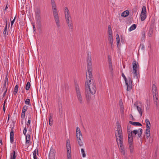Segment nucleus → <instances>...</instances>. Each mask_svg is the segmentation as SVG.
Masks as SVG:
<instances>
[{"instance_id":"b1692460","label":"nucleus","mask_w":159,"mask_h":159,"mask_svg":"<svg viewBox=\"0 0 159 159\" xmlns=\"http://www.w3.org/2000/svg\"><path fill=\"white\" fill-rule=\"evenodd\" d=\"M136 28V25L135 24H134L133 25H131L130 26V27L129 28V31H131L135 29Z\"/></svg>"},{"instance_id":"72a5a7b5","label":"nucleus","mask_w":159,"mask_h":159,"mask_svg":"<svg viewBox=\"0 0 159 159\" xmlns=\"http://www.w3.org/2000/svg\"><path fill=\"white\" fill-rule=\"evenodd\" d=\"M18 92V85H16L15 86L14 88V89L13 91V94L14 95H16V93H17Z\"/></svg>"},{"instance_id":"de8ad7c7","label":"nucleus","mask_w":159,"mask_h":159,"mask_svg":"<svg viewBox=\"0 0 159 159\" xmlns=\"http://www.w3.org/2000/svg\"><path fill=\"white\" fill-rule=\"evenodd\" d=\"M2 89L3 90H5V91L7 89L6 87V82H5L4 84L3 87L2 88Z\"/></svg>"},{"instance_id":"052dcab7","label":"nucleus","mask_w":159,"mask_h":159,"mask_svg":"<svg viewBox=\"0 0 159 159\" xmlns=\"http://www.w3.org/2000/svg\"><path fill=\"white\" fill-rule=\"evenodd\" d=\"M116 131L118 132L122 131L121 128H117Z\"/></svg>"},{"instance_id":"864d4df0","label":"nucleus","mask_w":159,"mask_h":159,"mask_svg":"<svg viewBox=\"0 0 159 159\" xmlns=\"http://www.w3.org/2000/svg\"><path fill=\"white\" fill-rule=\"evenodd\" d=\"M15 19H16V17H15L14 18L13 20L11 21V26H12V25L13 24V23L14 22L15 20Z\"/></svg>"},{"instance_id":"c85d7f7f","label":"nucleus","mask_w":159,"mask_h":159,"mask_svg":"<svg viewBox=\"0 0 159 159\" xmlns=\"http://www.w3.org/2000/svg\"><path fill=\"white\" fill-rule=\"evenodd\" d=\"M116 40L117 41V46L118 47L120 43V38L118 34H117L116 35Z\"/></svg>"},{"instance_id":"2f4dec72","label":"nucleus","mask_w":159,"mask_h":159,"mask_svg":"<svg viewBox=\"0 0 159 159\" xmlns=\"http://www.w3.org/2000/svg\"><path fill=\"white\" fill-rule=\"evenodd\" d=\"M7 20H6V26L4 30L3 34H5L7 32Z\"/></svg>"},{"instance_id":"58836bf2","label":"nucleus","mask_w":159,"mask_h":159,"mask_svg":"<svg viewBox=\"0 0 159 159\" xmlns=\"http://www.w3.org/2000/svg\"><path fill=\"white\" fill-rule=\"evenodd\" d=\"M108 37H112V30H108Z\"/></svg>"},{"instance_id":"5fc2aeb1","label":"nucleus","mask_w":159,"mask_h":159,"mask_svg":"<svg viewBox=\"0 0 159 159\" xmlns=\"http://www.w3.org/2000/svg\"><path fill=\"white\" fill-rule=\"evenodd\" d=\"M117 128H121V125H119V124L117 123Z\"/></svg>"},{"instance_id":"dca6fc26","label":"nucleus","mask_w":159,"mask_h":159,"mask_svg":"<svg viewBox=\"0 0 159 159\" xmlns=\"http://www.w3.org/2000/svg\"><path fill=\"white\" fill-rule=\"evenodd\" d=\"M116 135V141L117 142V144L119 145V144L120 145H123V138H119V142H118V138H117V135Z\"/></svg>"},{"instance_id":"f704fd0d","label":"nucleus","mask_w":159,"mask_h":159,"mask_svg":"<svg viewBox=\"0 0 159 159\" xmlns=\"http://www.w3.org/2000/svg\"><path fill=\"white\" fill-rule=\"evenodd\" d=\"M117 133L118 135L117 137H118L119 138H123L122 131L118 132Z\"/></svg>"},{"instance_id":"a19ab883","label":"nucleus","mask_w":159,"mask_h":159,"mask_svg":"<svg viewBox=\"0 0 159 159\" xmlns=\"http://www.w3.org/2000/svg\"><path fill=\"white\" fill-rule=\"evenodd\" d=\"M30 99L29 98H27L25 101V103L26 104L30 105Z\"/></svg>"},{"instance_id":"393cba45","label":"nucleus","mask_w":159,"mask_h":159,"mask_svg":"<svg viewBox=\"0 0 159 159\" xmlns=\"http://www.w3.org/2000/svg\"><path fill=\"white\" fill-rule=\"evenodd\" d=\"M157 87L156 85L154 84L152 85V93H157Z\"/></svg>"},{"instance_id":"603ef678","label":"nucleus","mask_w":159,"mask_h":159,"mask_svg":"<svg viewBox=\"0 0 159 159\" xmlns=\"http://www.w3.org/2000/svg\"><path fill=\"white\" fill-rule=\"evenodd\" d=\"M139 133H140L141 134H142L143 129H139Z\"/></svg>"},{"instance_id":"a211bd4d","label":"nucleus","mask_w":159,"mask_h":159,"mask_svg":"<svg viewBox=\"0 0 159 159\" xmlns=\"http://www.w3.org/2000/svg\"><path fill=\"white\" fill-rule=\"evenodd\" d=\"M26 138V143H29V145H30L31 143V142H30V136L29 134H27L26 135H25Z\"/></svg>"},{"instance_id":"423d86ee","label":"nucleus","mask_w":159,"mask_h":159,"mask_svg":"<svg viewBox=\"0 0 159 159\" xmlns=\"http://www.w3.org/2000/svg\"><path fill=\"white\" fill-rule=\"evenodd\" d=\"M132 64L133 65L134 77H136L137 79H138L139 76V73L138 74L137 72V68L138 66H139V64L138 62H137L135 60H134L133 61Z\"/></svg>"},{"instance_id":"69168bd1","label":"nucleus","mask_w":159,"mask_h":159,"mask_svg":"<svg viewBox=\"0 0 159 159\" xmlns=\"http://www.w3.org/2000/svg\"><path fill=\"white\" fill-rule=\"evenodd\" d=\"M7 92V89H6L5 92H4L3 94V96H5L6 95V92Z\"/></svg>"},{"instance_id":"c756f323","label":"nucleus","mask_w":159,"mask_h":159,"mask_svg":"<svg viewBox=\"0 0 159 159\" xmlns=\"http://www.w3.org/2000/svg\"><path fill=\"white\" fill-rule=\"evenodd\" d=\"M39 150L38 149H35L33 153V157H37L36 156V153L37 155L38 154Z\"/></svg>"},{"instance_id":"0e129e2a","label":"nucleus","mask_w":159,"mask_h":159,"mask_svg":"<svg viewBox=\"0 0 159 159\" xmlns=\"http://www.w3.org/2000/svg\"><path fill=\"white\" fill-rule=\"evenodd\" d=\"M129 116L132 118V120H134V119L132 114H130Z\"/></svg>"},{"instance_id":"3c124183","label":"nucleus","mask_w":159,"mask_h":159,"mask_svg":"<svg viewBox=\"0 0 159 159\" xmlns=\"http://www.w3.org/2000/svg\"><path fill=\"white\" fill-rule=\"evenodd\" d=\"M30 117L29 118V120L27 122V125L28 126V125H30Z\"/></svg>"},{"instance_id":"6e6552de","label":"nucleus","mask_w":159,"mask_h":159,"mask_svg":"<svg viewBox=\"0 0 159 159\" xmlns=\"http://www.w3.org/2000/svg\"><path fill=\"white\" fill-rule=\"evenodd\" d=\"M133 139L130 138L128 139V143L130 152L131 154H132L134 151V145L132 143Z\"/></svg>"},{"instance_id":"473e14b6","label":"nucleus","mask_w":159,"mask_h":159,"mask_svg":"<svg viewBox=\"0 0 159 159\" xmlns=\"http://www.w3.org/2000/svg\"><path fill=\"white\" fill-rule=\"evenodd\" d=\"M30 84L29 82H27L25 86V89L28 90L30 89Z\"/></svg>"},{"instance_id":"f3484780","label":"nucleus","mask_w":159,"mask_h":159,"mask_svg":"<svg viewBox=\"0 0 159 159\" xmlns=\"http://www.w3.org/2000/svg\"><path fill=\"white\" fill-rule=\"evenodd\" d=\"M10 142L11 143H12L14 141V132L12 128L10 132Z\"/></svg>"},{"instance_id":"1a4fd4ad","label":"nucleus","mask_w":159,"mask_h":159,"mask_svg":"<svg viewBox=\"0 0 159 159\" xmlns=\"http://www.w3.org/2000/svg\"><path fill=\"white\" fill-rule=\"evenodd\" d=\"M66 21L68 25L69 31L72 32L73 31V26L71 20L67 19L66 20Z\"/></svg>"},{"instance_id":"79ce46f5","label":"nucleus","mask_w":159,"mask_h":159,"mask_svg":"<svg viewBox=\"0 0 159 159\" xmlns=\"http://www.w3.org/2000/svg\"><path fill=\"white\" fill-rule=\"evenodd\" d=\"M81 151L82 153L83 157H85L86 156V154L85 153L84 149L83 148H81Z\"/></svg>"},{"instance_id":"a18cd8bd","label":"nucleus","mask_w":159,"mask_h":159,"mask_svg":"<svg viewBox=\"0 0 159 159\" xmlns=\"http://www.w3.org/2000/svg\"><path fill=\"white\" fill-rule=\"evenodd\" d=\"M25 112L22 111L21 114V117L24 119L25 118Z\"/></svg>"},{"instance_id":"6ab92c4d","label":"nucleus","mask_w":159,"mask_h":159,"mask_svg":"<svg viewBox=\"0 0 159 159\" xmlns=\"http://www.w3.org/2000/svg\"><path fill=\"white\" fill-rule=\"evenodd\" d=\"M136 108L140 116H141L143 111V109L141 107H139V106H136Z\"/></svg>"},{"instance_id":"aec40b11","label":"nucleus","mask_w":159,"mask_h":159,"mask_svg":"<svg viewBox=\"0 0 159 159\" xmlns=\"http://www.w3.org/2000/svg\"><path fill=\"white\" fill-rule=\"evenodd\" d=\"M129 14V11L128 10H126L122 13L121 16L122 17H125L128 16Z\"/></svg>"},{"instance_id":"bb28decb","label":"nucleus","mask_w":159,"mask_h":159,"mask_svg":"<svg viewBox=\"0 0 159 159\" xmlns=\"http://www.w3.org/2000/svg\"><path fill=\"white\" fill-rule=\"evenodd\" d=\"M157 93H153L154 100L156 102H157V101L158 99Z\"/></svg>"},{"instance_id":"39448f33","label":"nucleus","mask_w":159,"mask_h":159,"mask_svg":"<svg viewBox=\"0 0 159 159\" xmlns=\"http://www.w3.org/2000/svg\"><path fill=\"white\" fill-rule=\"evenodd\" d=\"M122 76L125 80V84L127 86V91H130L132 88V83L131 78L130 77H128V80L123 73L122 74Z\"/></svg>"},{"instance_id":"f257e3e1","label":"nucleus","mask_w":159,"mask_h":159,"mask_svg":"<svg viewBox=\"0 0 159 159\" xmlns=\"http://www.w3.org/2000/svg\"><path fill=\"white\" fill-rule=\"evenodd\" d=\"M85 89L86 91V98L88 103L90 102L91 95L95 94L96 91V87L93 82V79L89 80V81H86L85 83Z\"/></svg>"},{"instance_id":"ea45409f","label":"nucleus","mask_w":159,"mask_h":159,"mask_svg":"<svg viewBox=\"0 0 159 159\" xmlns=\"http://www.w3.org/2000/svg\"><path fill=\"white\" fill-rule=\"evenodd\" d=\"M130 129H131V125H128L127 126V132H128V135L129 133L130 132Z\"/></svg>"},{"instance_id":"7ed1b4c3","label":"nucleus","mask_w":159,"mask_h":159,"mask_svg":"<svg viewBox=\"0 0 159 159\" xmlns=\"http://www.w3.org/2000/svg\"><path fill=\"white\" fill-rule=\"evenodd\" d=\"M92 63L91 57L89 55L88 56L87 59V71L86 73V81H89V80L92 79L93 75L92 72Z\"/></svg>"},{"instance_id":"5701e85b","label":"nucleus","mask_w":159,"mask_h":159,"mask_svg":"<svg viewBox=\"0 0 159 159\" xmlns=\"http://www.w3.org/2000/svg\"><path fill=\"white\" fill-rule=\"evenodd\" d=\"M109 67V72L111 74V78L112 79H113V75H114V72L113 71V68L112 66H110Z\"/></svg>"},{"instance_id":"4c0bfd02","label":"nucleus","mask_w":159,"mask_h":159,"mask_svg":"<svg viewBox=\"0 0 159 159\" xmlns=\"http://www.w3.org/2000/svg\"><path fill=\"white\" fill-rule=\"evenodd\" d=\"M59 110L60 115L62 114V106L61 105L59 106Z\"/></svg>"},{"instance_id":"c03bdc74","label":"nucleus","mask_w":159,"mask_h":159,"mask_svg":"<svg viewBox=\"0 0 159 159\" xmlns=\"http://www.w3.org/2000/svg\"><path fill=\"white\" fill-rule=\"evenodd\" d=\"M145 122H146V125H151V124H150V122L149 121V120L148 119H146L145 120Z\"/></svg>"},{"instance_id":"8fccbe9b","label":"nucleus","mask_w":159,"mask_h":159,"mask_svg":"<svg viewBox=\"0 0 159 159\" xmlns=\"http://www.w3.org/2000/svg\"><path fill=\"white\" fill-rule=\"evenodd\" d=\"M27 131L26 128L25 127L23 130V134L25 135H26V134Z\"/></svg>"},{"instance_id":"ddd939ff","label":"nucleus","mask_w":159,"mask_h":159,"mask_svg":"<svg viewBox=\"0 0 159 159\" xmlns=\"http://www.w3.org/2000/svg\"><path fill=\"white\" fill-rule=\"evenodd\" d=\"M76 137L78 139V137H81L82 138V135L79 128L77 127L76 129Z\"/></svg>"},{"instance_id":"680f3d73","label":"nucleus","mask_w":159,"mask_h":159,"mask_svg":"<svg viewBox=\"0 0 159 159\" xmlns=\"http://www.w3.org/2000/svg\"><path fill=\"white\" fill-rule=\"evenodd\" d=\"M142 134H141L139 133L138 134V139L141 136Z\"/></svg>"},{"instance_id":"f03ea898","label":"nucleus","mask_w":159,"mask_h":159,"mask_svg":"<svg viewBox=\"0 0 159 159\" xmlns=\"http://www.w3.org/2000/svg\"><path fill=\"white\" fill-rule=\"evenodd\" d=\"M51 3L52 9V13L54 18L57 27L60 26L58 14L57 9L56 5L54 0H51Z\"/></svg>"},{"instance_id":"13d9d810","label":"nucleus","mask_w":159,"mask_h":159,"mask_svg":"<svg viewBox=\"0 0 159 159\" xmlns=\"http://www.w3.org/2000/svg\"><path fill=\"white\" fill-rule=\"evenodd\" d=\"M112 30L111 26V25H109L108 26V30Z\"/></svg>"},{"instance_id":"338daca9","label":"nucleus","mask_w":159,"mask_h":159,"mask_svg":"<svg viewBox=\"0 0 159 159\" xmlns=\"http://www.w3.org/2000/svg\"><path fill=\"white\" fill-rule=\"evenodd\" d=\"M124 110L123 106H120V110Z\"/></svg>"},{"instance_id":"412c9836","label":"nucleus","mask_w":159,"mask_h":159,"mask_svg":"<svg viewBox=\"0 0 159 159\" xmlns=\"http://www.w3.org/2000/svg\"><path fill=\"white\" fill-rule=\"evenodd\" d=\"M119 147L120 151L123 155L125 156V152L123 145H120Z\"/></svg>"},{"instance_id":"774afa93","label":"nucleus","mask_w":159,"mask_h":159,"mask_svg":"<svg viewBox=\"0 0 159 159\" xmlns=\"http://www.w3.org/2000/svg\"><path fill=\"white\" fill-rule=\"evenodd\" d=\"M67 159H71V156H69V157H67Z\"/></svg>"},{"instance_id":"cd10ccee","label":"nucleus","mask_w":159,"mask_h":159,"mask_svg":"<svg viewBox=\"0 0 159 159\" xmlns=\"http://www.w3.org/2000/svg\"><path fill=\"white\" fill-rule=\"evenodd\" d=\"M13 155H12L11 153V154L10 159H16V152L14 150L13 151Z\"/></svg>"},{"instance_id":"7c9ffc66","label":"nucleus","mask_w":159,"mask_h":159,"mask_svg":"<svg viewBox=\"0 0 159 159\" xmlns=\"http://www.w3.org/2000/svg\"><path fill=\"white\" fill-rule=\"evenodd\" d=\"M36 19L38 22L40 23V22H41L40 15H36Z\"/></svg>"},{"instance_id":"49530a36","label":"nucleus","mask_w":159,"mask_h":159,"mask_svg":"<svg viewBox=\"0 0 159 159\" xmlns=\"http://www.w3.org/2000/svg\"><path fill=\"white\" fill-rule=\"evenodd\" d=\"M112 66V62L110 59V58L109 59V67Z\"/></svg>"},{"instance_id":"e433bc0d","label":"nucleus","mask_w":159,"mask_h":159,"mask_svg":"<svg viewBox=\"0 0 159 159\" xmlns=\"http://www.w3.org/2000/svg\"><path fill=\"white\" fill-rule=\"evenodd\" d=\"M28 107L26 105H25L23 108L22 111L25 112L28 109Z\"/></svg>"},{"instance_id":"4468645a","label":"nucleus","mask_w":159,"mask_h":159,"mask_svg":"<svg viewBox=\"0 0 159 159\" xmlns=\"http://www.w3.org/2000/svg\"><path fill=\"white\" fill-rule=\"evenodd\" d=\"M78 143L80 147L83 145V138H82L81 137H78V139H77Z\"/></svg>"},{"instance_id":"2eb2a0df","label":"nucleus","mask_w":159,"mask_h":159,"mask_svg":"<svg viewBox=\"0 0 159 159\" xmlns=\"http://www.w3.org/2000/svg\"><path fill=\"white\" fill-rule=\"evenodd\" d=\"M69 144H68V146L67 145L66 146L67 157H69V155L70 156H71V151L70 150L71 148L70 142H69Z\"/></svg>"},{"instance_id":"bf43d9fd","label":"nucleus","mask_w":159,"mask_h":159,"mask_svg":"<svg viewBox=\"0 0 159 159\" xmlns=\"http://www.w3.org/2000/svg\"><path fill=\"white\" fill-rule=\"evenodd\" d=\"M120 112L121 114H122L123 115H124V110H120Z\"/></svg>"},{"instance_id":"09e8293b","label":"nucleus","mask_w":159,"mask_h":159,"mask_svg":"<svg viewBox=\"0 0 159 159\" xmlns=\"http://www.w3.org/2000/svg\"><path fill=\"white\" fill-rule=\"evenodd\" d=\"M35 14L36 15H40V11L39 10L37 11L36 12Z\"/></svg>"},{"instance_id":"9d476101","label":"nucleus","mask_w":159,"mask_h":159,"mask_svg":"<svg viewBox=\"0 0 159 159\" xmlns=\"http://www.w3.org/2000/svg\"><path fill=\"white\" fill-rule=\"evenodd\" d=\"M65 14L66 20H67V19L71 20V18L70 14L69 11L67 7L65 8Z\"/></svg>"},{"instance_id":"9b49d317","label":"nucleus","mask_w":159,"mask_h":159,"mask_svg":"<svg viewBox=\"0 0 159 159\" xmlns=\"http://www.w3.org/2000/svg\"><path fill=\"white\" fill-rule=\"evenodd\" d=\"M151 125H146L147 129L146 130V137L147 139H148L150 135Z\"/></svg>"},{"instance_id":"4be33fe9","label":"nucleus","mask_w":159,"mask_h":159,"mask_svg":"<svg viewBox=\"0 0 159 159\" xmlns=\"http://www.w3.org/2000/svg\"><path fill=\"white\" fill-rule=\"evenodd\" d=\"M129 123L131 125H137V126H142V125L139 122H133L132 121H129Z\"/></svg>"},{"instance_id":"a878e982","label":"nucleus","mask_w":159,"mask_h":159,"mask_svg":"<svg viewBox=\"0 0 159 159\" xmlns=\"http://www.w3.org/2000/svg\"><path fill=\"white\" fill-rule=\"evenodd\" d=\"M52 116L50 114L49 116V125L51 126L52 125Z\"/></svg>"},{"instance_id":"6e6d98bb","label":"nucleus","mask_w":159,"mask_h":159,"mask_svg":"<svg viewBox=\"0 0 159 159\" xmlns=\"http://www.w3.org/2000/svg\"><path fill=\"white\" fill-rule=\"evenodd\" d=\"M33 27L34 30V32L36 30V29L35 28V25H34V24H33Z\"/></svg>"},{"instance_id":"f8f14e48","label":"nucleus","mask_w":159,"mask_h":159,"mask_svg":"<svg viewBox=\"0 0 159 159\" xmlns=\"http://www.w3.org/2000/svg\"><path fill=\"white\" fill-rule=\"evenodd\" d=\"M138 133L137 130H134L131 131L128 134V139L129 138H132L133 139V137L134 136H135Z\"/></svg>"},{"instance_id":"0eeeda50","label":"nucleus","mask_w":159,"mask_h":159,"mask_svg":"<svg viewBox=\"0 0 159 159\" xmlns=\"http://www.w3.org/2000/svg\"><path fill=\"white\" fill-rule=\"evenodd\" d=\"M146 7L145 6H143L142 7L140 15L141 20V21H143L146 19Z\"/></svg>"},{"instance_id":"4d7b16f0","label":"nucleus","mask_w":159,"mask_h":159,"mask_svg":"<svg viewBox=\"0 0 159 159\" xmlns=\"http://www.w3.org/2000/svg\"><path fill=\"white\" fill-rule=\"evenodd\" d=\"M145 31H143L142 33V36L143 37V38H144L145 36Z\"/></svg>"},{"instance_id":"e2e57ef3","label":"nucleus","mask_w":159,"mask_h":159,"mask_svg":"<svg viewBox=\"0 0 159 159\" xmlns=\"http://www.w3.org/2000/svg\"><path fill=\"white\" fill-rule=\"evenodd\" d=\"M7 75L6 77V78L5 79V82H6H6H7L8 81V78H7Z\"/></svg>"},{"instance_id":"c9c22d12","label":"nucleus","mask_w":159,"mask_h":159,"mask_svg":"<svg viewBox=\"0 0 159 159\" xmlns=\"http://www.w3.org/2000/svg\"><path fill=\"white\" fill-rule=\"evenodd\" d=\"M153 33V30L152 29H149L148 32V35L150 37H151Z\"/></svg>"},{"instance_id":"37998d69","label":"nucleus","mask_w":159,"mask_h":159,"mask_svg":"<svg viewBox=\"0 0 159 159\" xmlns=\"http://www.w3.org/2000/svg\"><path fill=\"white\" fill-rule=\"evenodd\" d=\"M108 39L109 43H113L112 37H108Z\"/></svg>"},{"instance_id":"20e7f679","label":"nucleus","mask_w":159,"mask_h":159,"mask_svg":"<svg viewBox=\"0 0 159 159\" xmlns=\"http://www.w3.org/2000/svg\"><path fill=\"white\" fill-rule=\"evenodd\" d=\"M75 88L77 98L79 103L81 104H82L83 103L82 97L81 94L79 86L78 84L76 83L75 84Z\"/></svg>"}]
</instances>
